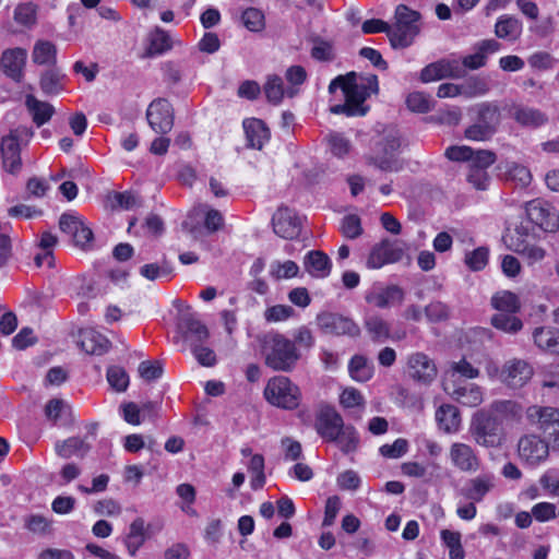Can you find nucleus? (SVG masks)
I'll use <instances>...</instances> for the list:
<instances>
[{
    "mask_svg": "<svg viewBox=\"0 0 559 559\" xmlns=\"http://www.w3.org/2000/svg\"><path fill=\"white\" fill-rule=\"evenodd\" d=\"M262 353L265 365L275 371L288 372L299 359L295 343L280 333L264 337Z\"/></svg>",
    "mask_w": 559,
    "mask_h": 559,
    "instance_id": "obj_1",
    "label": "nucleus"
},
{
    "mask_svg": "<svg viewBox=\"0 0 559 559\" xmlns=\"http://www.w3.org/2000/svg\"><path fill=\"white\" fill-rule=\"evenodd\" d=\"M421 15L406 4H399L394 12V23L389 31V40L394 49L411 46L420 32Z\"/></svg>",
    "mask_w": 559,
    "mask_h": 559,
    "instance_id": "obj_2",
    "label": "nucleus"
},
{
    "mask_svg": "<svg viewBox=\"0 0 559 559\" xmlns=\"http://www.w3.org/2000/svg\"><path fill=\"white\" fill-rule=\"evenodd\" d=\"M469 432L474 442L486 449L501 448L507 440L504 427L484 409L474 414Z\"/></svg>",
    "mask_w": 559,
    "mask_h": 559,
    "instance_id": "obj_3",
    "label": "nucleus"
},
{
    "mask_svg": "<svg viewBox=\"0 0 559 559\" xmlns=\"http://www.w3.org/2000/svg\"><path fill=\"white\" fill-rule=\"evenodd\" d=\"M474 122L464 131V136L471 141H487L497 131L501 122L500 108L495 103H480L475 108Z\"/></svg>",
    "mask_w": 559,
    "mask_h": 559,
    "instance_id": "obj_4",
    "label": "nucleus"
},
{
    "mask_svg": "<svg viewBox=\"0 0 559 559\" xmlns=\"http://www.w3.org/2000/svg\"><path fill=\"white\" fill-rule=\"evenodd\" d=\"M264 397L276 407L295 409L300 403L301 393L287 377L277 376L269 380L264 389Z\"/></svg>",
    "mask_w": 559,
    "mask_h": 559,
    "instance_id": "obj_5",
    "label": "nucleus"
},
{
    "mask_svg": "<svg viewBox=\"0 0 559 559\" xmlns=\"http://www.w3.org/2000/svg\"><path fill=\"white\" fill-rule=\"evenodd\" d=\"M378 145L382 155L368 157V164L382 171L397 173L402 170L403 162L394 156L401 146L399 131L393 128L386 129Z\"/></svg>",
    "mask_w": 559,
    "mask_h": 559,
    "instance_id": "obj_6",
    "label": "nucleus"
},
{
    "mask_svg": "<svg viewBox=\"0 0 559 559\" xmlns=\"http://www.w3.org/2000/svg\"><path fill=\"white\" fill-rule=\"evenodd\" d=\"M525 414L527 420L542 431L552 448L559 449V408L533 405Z\"/></svg>",
    "mask_w": 559,
    "mask_h": 559,
    "instance_id": "obj_7",
    "label": "nucleus"
},
{
    "mask_svg": "<svg viewBox=\"0 0 559 559\" xmlns=\"http://www.w3.org/2000/svg\"><path fill=\"white\" fill-rule=\"evenodd\" d=\"M319 329L329 335L358 337L360 335L359 325L350 318L334 312H321L317 316Z\"/></svg>",
    "mask_w": 559,
    "mask_h": 559,
    "instance_id": "obj_8",
    "label": "nucleus"
},
{
    "mask_svg": "<svg viewBox=\"0 0 559 559\" xmlns=\"http://www.w3.org/2000/svg\"><path fill=\"white\" fill-rule=\"evenodd\" d=\"M499 373V380L511 389L524 386L533 377L534 370L528 361L521 358H511L507 360L502 368H495Z\"/></svg>",
    "mask_w": 559,
    "mask_h": 559,
    "instance_id": "obj_9",
    "label": "nucleus"
},
{
    "mask_svg": "<svg viewBox=\"0 0 559 559\" xmlns=\"http://www.w3.org/2000/svg\"><path fill=\"white\" fill-rule=\"evenodd\" d=\"M526 216L531 223L546 233L559 230V213L549 203L533 200L526 204Z\"/></svg>",
    "mask_w": 559,
    "mask_h": 559,
    "instance_id": "obj_10",
    "label": "nucleus"
},
{
    "mask_svg": "<svg viewBox=\"0 0 559 559\" xmlns=\"http://www.w3.org/2000/svg\"><path fill=\"white\" fill-rule=\"evenodd\" d=\"M146 119L153 131L166 134L174 127V108L167 99L157 98L150 104Z\"/></svg>",
    "mask_w": 559,
    "mask_h": 559,
    "instance_id": "obj_11",
    "label": "nucleus"
},
{
    "mask_svg": "<svg viewBox=\"0 0 559 559\" xmlns=\"http://www.w3.org/2000/svg\"><path fill=\"white\" fill-rule=\"evenodd\" d=\"M0 155L5 171L16 175L22 169L20 131L11 130L0 141Z\"/></svg>",
    "mask_w": 559,
    "mask_h": 559,
    "instance_id": "obj_12",
    "label": "nucleus"
},
{
    "mask_svg": "<svg viewBox=\"0 0 559 559\" xmlns=\"http://www.w3.org/2000/svg\"><path fill=\"white\" fill-rule=\"evenodd\" d=\"M406 373L415 382L424 385L430 384L437 377V366L424 353L411 354L407 358Z\"/></svg>",
    "mask_w": 559,
    "mask_h": 559,
    "instance_id": "obj_13",
    "label": "nucleus"
},
{
    "mask_svg": "<svg viewBox=\"0 0 559 559\" xmlns=\"http://www.w3.org/2000/svg\"><path fill=\"white\" fill-rule=\"evenodd\" d=\"M403 255L404 249L399 240L384 239L372 248L367 259V266L380 269L384 264L399 262Z\"/></svg>",
    "mask_w": 559,
    "mask_h": 559,
    "instance_id": "obj_14",
    "label": "nucleus"
},
{
    "mask_svg": "<svg viewBox=\"0 0 559 559\" xmlns=\"http://www.w3.org/2000/svg\"><path fill=\"white\" fill-rule=\"evenodd\" d=\"M344 426L342 416L333 407H322L317 414L314 429L325 441H336Z\"/></svg>",
    "mask_w": 559,
    "mask_h": 559,
    "instance_id": "obj_15",
    "label": "nucleus"
},
{
    "mask_svg": "<svg viewBox=\"0 0 559 559\" xmlns=\"http://www.w3.org/2000/svg\"><path fill=\"white\" fill-rule=\"evenodd\" d=\"M466 71L457 60L441 59L426 66L420 72V80L429 83L443 79H462Z\"/></svg>",
    "mask_w": 559,
    "mask_h": 559,
    "instance_id": "obj_16",
    "label": "nucleus"
},
{
    "mask_svg": "<svg viewBox=\"0 0 559 559\" xmlns=\"http://www.w3.org/2000/svg\"><path fill=\"white\" fill-rule=\"evenodd\" d=\"M27 51L24 48H8L0 57V70L12 81L20 83L24 76Z\"/></svg>",
    "mask_w": 559,
    "mask_h": 559,
    "instance_id": "obj_17",
    "label": "nucleus"
},
{
    "mask_svg": "<svg viewBox=\"0 0 559 559\" xmlns=\"http://www.w3.org/2000/svg\"><path fill=\"white\" fill-rule=\"evenodd\" d=\"M510 117L522 128L538 129L548 123L549 117L538 108L513 103L508 107Z\"/></svg>",
    "mask_w": 559,
    "mask_h": 559,
    "instance_id": "obj_18",
    "label": "nucleus"
},
{
    "mask_svg": "<svg viewBox=\"0 0 559 559\" xmlns=\"http://www.w3.org/2000/svg\"><path fill=\"white\" fill-rule=\"evenodd\" d=\"M519 455L531 465L545 461L549 454V444L535 435L524 436L518 444Z\"/></svg>",
    "mask_w": 559,
    "mask_h": 559,
    "instance_id": "obj_19",
    "label": "nucleus"
},
{
    "mask_svg": "<svg viewBox=\"0 0 559 559\" xmlns=\"http://www.w3.org/2000/svg\"><path fill=\"white\" fill-rule=\"evenodd\" d=\"M378 78L377 75H369L366 78V83H358L357 75L353 72V79L348 80L345 86V98L352 102L357 108H367L364 106L365 100L371 93H378Z\"/></svg>",
    "mask_w": 559,
    "mask_h": 559,
    "instance_id": "obj_20",
    "label": "nucleus"
},
{
    "mask_svg": "<svg viewBox=\"0 0 559 559\" xmlns=\"http://www.w3.org/2000/svg\"><path fill=\"white\" fill-rule=\"evenodd\" d=\"M449 455L452 464L464 473H476L481 464L475 450L466 443H453Z\"/></svg>",
    "mask_w": 559,
    "mask_h": 559,
    "instance_id": "obj_21",
    "label": "nucleus"
},
{
    "mask_svg": "<svg viewBox=\"0 0 559 559\" xmlns=\"http://www.w3.org/2000/svg\"><path fill=\"white\" fill-rule=\"evenodd\" d=\"M273 230L285 239H293L300 233V221L288 207H280L272 218Z\"/></svg>",
    "mask_w": 559,
    "mask_h": 559,
    "instance_id": "obj_22",
    "label": "nucleus"
},
{
    "mask_svg": "<svg viewBox=\"0 0 559 559\" xmlns=\"http://www.w3.org/2000/svg\"><path fill=\"white\" fill-rule=\"evenodd\" d=\"M484 411L495 417L501 426L503 423H519L523 417L522 405L512 400L493 401Z\"/></svg>",
    "mask_w": 559,
    "mask_h": 559,
    "instance_id": "obj_23",
    "label": "nucleus"
},
{
    "mask_svg": "<svg viewBox=\"0 0 559 559\" xmlns=\"http://www.w3.org/2000/svg\"><path fill=\"white\" fill-rule=\"evenodd\" d=\"M443 390L456 402L468 407H476L480 405L484 400L481 389L473 383L454 385L444 382Z\"/></svg>",
    "mask_w": 559,
    "mask_h": 559,
    "instance_id": "obj_24",
    "label": "nucleus"
},
{
    "mask_svg": "<svg viewBox=\"0 0 559 559\" xmlns=\"http://www.w3.org/2000/svg\"><path fill=\"white\" fill-rule=\"evenodd\" d=\"M495 475L491 473H483L466 481L462 489V495L475 502H479L495 487Z\"/></svg>",
    "mask_w": 559,
    "mask_h": 559,
    "instance_id": "obj_25",
    "label": "nucleus"
},
{
    "mask_svg": "<svg viewBox=\"0 0 559 559\" xmlns=\"http://www.w3.org/2000/svg\"><path fill=\"white\" fill-rule=\"evenodd\" d=\"M499 48L500 44L495 39L481 40L475 45V53L465 56L460 64L465 71L477 70L486 64L488 55L498 51Z\"/></svg>",
    "mask_w": 559,
    "mask_h": 559,
    "instance_id": "obj_26",
    "label": "nucleus"
},
{
    "mask_svg": "<svg viewBox=\"0 0 559 559\" xmlns=\"http://www.w3.org/2000/svg\"><path fill=\"white\" fill-rule=\"evenodd\" d=\"M243 129L247 139V145L251 148L261 150L270 139V131L265 123L255 118L246 119Z\"/></svg>",
    "mask_w": 559,
    "mask_h": 559,
    "instance_id": "obj_27",
    "label": "nucleus"
},
{
    "mask_svg": "<svg viewBox=\"0 0 559 559\" xmlns=\"http://www.w3.org/2000/svg\"><path fill=\"white\" fill-rule=\"evenodd\" d=\"M403 297V290L399 286L391 285L379 290L373 289L367 293L365 299L368 304L384 309L394 302H402Z\"/></svg>",
    "mask_w": 559,
    "mask_h": 559,
    "instance_id": "obj_28",
    "label": "nucleus"
},
{
    "mask_svg": "<svg viewBox=\"0 0 559 559\" xmlns=\"http://www.w3.org/2000/svg\"><path fill=\"white\" fill-rule=\"evenodd\" d=\"M180 326L185 329L183 337L191 344L203 343L209 337L207 328L192 313H185L180 320Z\"/></svg>",
    "mask_w": 559,
    "mask_h": 559,
    "instance_id": "obj_29",
    "label": "nucleus"
},
{
    "mask_svg": "<svg viewBox=\"0 0 559 559\" xmlns=\"http://www.w3.org/2000/svg\"><path fill=\"white\" fill-rule=\"evenodd\" d=\"M305 270L313 277L323 278L331 272V260L322 251H309L304 259Z\"/></svg>",
    "mask_w": 559,
    "mask_h": 559,
    "instance_id": "obj_30",
    "label": "nucleus"
},
{
    "mask_svg": "<svg viewBox=\"0 0 559 559\" xmlns=\"http://www.w3.org/2000/svg\"><path fill=\"white\" fill-rule=\"evenodd\" d=\"M80 346L90 355H103L109 348V341L98 332L87 329L80 333Z\"/></svg>",
    "mask_w": 559,
    "mask_h": 559,
    "instance_id": "obj_31",
    "label": "nucleus"
},
{
    "mask_svg": "<svg viewBox=\"0 0 559 559\" xmlns=\"http://www.w3.org/2000/svg\"><path fill=\"white\" fill-rule=\"evenodd\" d=\"M25 106L37 127L47 123L55 114V108L51 104L39 100L31 94L25 97Z\"/></svg>",
    "mask_w": 559,
    "mask_h": 559,
    "instance_id": "obj_32",
    "label": "nucleus"
},
{
    "mask_svg": "<svg viewBox=\"0 0 559 559\" xmlns=\"http://www.w3.org/2000/svg\"><path fill=\"white\" fill-rule=\"evenodd\" d=\"M87 437H71L63 441H58L55 445L56 453L62 459L72 456L84 457L91 450V445L86 441Z\"/></svg>",
    "mask_w": 559,
    "mask_h": 559,
    "instance_id": "obj_33",
    "label": "nucleus"
},
{
    "mask_svg": "<svg viewBox=\"0 0 559 559\" xmlns=\"http://www.w3.org/2000/svg\"><path fill=\"white\" fill-rule=\"evenodd\" d=\"M534 343L542 350L559 355V331L549 328H536L533 332Z\"/></svg>",
    "mask_w": 559,
    "mask_h": 559,
    "instance_id": "obj_34",
    "label": "nucleus"
},
{
    "mask_svg": "<svg viewBox=\"0 0 559 559\" xmlns=\"http://www.w3.org/2000/svg\"><path fill=\"white\" fill-rule=\"evenodd\" d=\"M439 428L445 432H454L461 424L459 409L450 404L441 405L436 412Z\"/></svg>",
    "mask_w": 559,
    "mask_h": 559,
    "instance_id": "obj_35",
    "label": "nucleus"
},
{
    "mask_svg": "<svg viewBox=\"0 0 559 559\" xmlns=\"http://www.w3.org/2000/svg\"><path fill=\"white\" fill-rule=\"evenodd\" d=\"M32 59L40 66H53L57 61V48L51 41L38 40L34 45Z\"/></svg>",
    "mask_w": 559,
    "mask_h": 559,
    "instance_id": "obj_36",
    "label": "nucleus"
},
{
    "mask_svg": "<svg viewBox=\"0 0 559 559\" xmlns=\"http://www.w3.org/2000/svg\"><path fill=\"white\" fill-rule=\"evenodd\" d=\"M145 542L144 520L141 518L135 519L130 524L129 534L124 539L127 549L131 556H134L139 548Z\"/></svg>",
    "mask_w": 559,
    "mask_h": 559,
    "instance_id": "obj_37",
    "label": "nucleus"
},
{
    "mask_svg": "<svg viewBox=\"0 0 559 559\" xmlns=\"http://www.w3.org/2000/svg\"><path fill=\"white\" fill-rule=\"evenodd\" d=\"M493 328L509 334H515L523 328V322L515 313L497 312L490 320Z\"/></svg>",
    "mask_w": 559,
    "mask_h": 559,
    "instance_id": "obj_38",
    "label": "nucleus"
},
{
    "mask_svg": "<svg viewBox=\"0 0 559 559\" xmlns=\"http://www.w3.org/2000/svg\"><path fill=\"white\" fill-rule=\"evenodd\" d=\"M348 370L354 380L365 382L372 377L373 365L366 357L356 355L350 359Z\"/></svg>",
    "mask_w": 559,
    "mask_h": 559,
    "instance_id": "obj_39",
    "label": "nucleus"
},
{
    "mask_svg": "<svg viewBox=\"0 0 559 559\" xmlns=\"http://www.w3.org/2000/svg\"><path fill=\"white\" fill-rule=\"evenodd\" d=\"M491 306L498 312L516 313L520 310L518 296L508 290L495 294L491 298Z\"/></svg>",
    "mask_w": 559,
    "mask_h": 559,
    "instance_id": "obj_40",
    "label": "nucleus"
},
{
    "mask_svg": "<svg viewBox=\"0 0 559 559\" xmlns=\"http://www.w3.org/2000/svg\"><path fill=\"white\" fill-rule=\"evenodd\" d=\"M365 328L374 342L384 341L390 336L389 323L377 314L368 316L365 319Z\"/></svg>",
    "mask_w": 559,
    "mask_h": 559,
    "instance_id": "obj_41",
    "label": "nucleus"
},
{
    "mask_svg": "<svg viewBox=\"0 0 559 559\" xmlns=\"http://www.w3.org/2000/svg\"><path fill=\"white\" fill-rule=\"evenodd\" d=\"M511 248L526 259L530 264L542 261L546 255L544 248L528 243L526 240L514 241L512 242Z\"/></svg>",
    "mask_w": 559,
    "mask_h": 559,
    "instance_id": "obj_42",
    "label": "nucleus"
},
{
    "mask_svg": "<svg viewBox=\"0 0 559 559\" xmlns=\"http://www.w3.org/2000/svg\"><path fill=\"white\" fill-rule=\"evenodd\" d=\"M64 75L57 69H49L40 76V88L46 95H56L63 90L62 80Z\"/></svg>",
    "mask_w": 559,
    "mask_h": 559,
    "instance_id": "obj_43",
    "label": "nucleus"
},
{
    "mask_svg": "<svg viewBox=\"0 0 559 559\" xmlns=\"http://www.w3.org/2000/svg\"><path fill=\"white\" fill-rule=\"evenodd\" d=\"M140 275L148 281H156L162 277H170L174 269L169 261L164 259L160 263H147L140 267Z\"/></svg>",
    "mask_w": 559,
    "mask_h": 559,
    "instance_id": "obj_44",
    "label": "nucleus"
},
{
    "mask_svg": "<svg viewBox=\"0 0 559 559\" xmlns=\"http://www.w3.org/2000/svg\"><path fill=\"white\" fill-rule=\"evenodd\" d=\"M170 48L171 44L168 34L157 27L150 35V45L146 49V56L153 57L160 55Z\"/></svg>",
    "mask_w": 559,
    "mask_h": 559,
    "instance_id": "obj_45",
    "label": "nucleus"
},
{
    "mask_svg": "<svg viewBox=\"0 0 559 559\" xmlns=\"http://www.w3.org/2000/svg\"><path fill=\"white\" fill-rule=\"evenodd\" d=\"M440 536L444 545L449 548L450 559H464L465 551L461 543L460 532L442 530Z\"/></svg>",
    "mask_w": 559,
    "mask_h": 559,
    "instance_id": "obj_46",
    "label": "nucleus"
},
{
    "mask_svg": "<svg viewBox=\"0 0 559 559\" xmlns=\"http://www.w3.org/2000/svg\"><path fill=\"white\" fill-rule=\"evenodd\" d=\"M433 99L423 92L411 93L406 98V105L414 112H428L433 107Z\"/></svg>",
    "mask_w": 559,
    "mask_h": 559,
    "instance_id": "obj_47",
    "label": "nucleus"
},
{
    "mask_svg": "<svg viewBox=\"0 0 559 559\" xmlns=\"http://www.w3.org/2000/svg\"><path fill=\"white\" fill-rule=\"evenodd\" d=\"M111 207L132 210L142 205V199L132 191L114 192Z\"/></svg>",
    "mask_w": 559,
    "mask_h": 559,
    "instance_id": "obj_48",
    "label": "nucleus"
},
{
    "mask_svg": "<svg viewBox=\"0 0 559 559\" xmlns=\"http://www.w3.org/2000/svg\"><path fill=\"white\" fill-rule=\"evenodd\" d=\"M299 273V266L296 262L287 260L285 262L274 261L270 265V274L275 280L292 278Z\"/></svg>",
    "mask_w": 559,
    "mask_h": 559,
    "instance_id": "obj_49",
    "label": "nucleus"
},
{
    "mask_svg": "<svg viewBox=\"0 0 559 559\" xmlns=\"http://www.w3.org/2000/svg\"><path fill=\"white\" fill-rule=\"evenodd\" d=\"M264 93L269 102L278 105L286 94L283 80L278 75L269 76L264 84Z\"/></svg>",
    "mask_w": 559,
    "mask_h": 559,
    "instance_id": "obj_50",
    "label": "nucleus"
},
{
    "mask_svg": "<svg viewBox=\"0 0 559 559\" xmlns=\"http://www.w3.org/2000/svg\"><path fill=\"white\" fill-rule=\"evenodd\" d=\"M37 7L32 2L21 3L14 10V21L31 27L36 23Z\"/></svg>",
    "mask_w": 559,
    "mask_h": 559,
    "instance_id": "obj_51",
    "label": "nucleus"
},
{
    "mask_svg": "<svg viewBox=\"0 0 559 559\" xmlns=\"http://www.w3.org/2000/svg\"><path fill=\"white\" fill-rule=\"evenodd\" d=\"M285 79L292 84V86L286 90V95L292 98L298 93L295 86L301 85L306 81L307 72L301 66H292L286 70Z\"/></svg>",
    "mask_w": 559,
    "mask_h": 559,
    "instance_id": "obj_52",
    "label": "nucleus"
},
{
    "mask_svg": "<svg viewBox=\"0 0 559 559\" xmlns=\"http://www.w3.org/2000/svg\"><path fill=\"white\" fill-rule=\"evenodd\" d=\"M107 381L114 390L123 392L129 385V376L122 367L111 366L107 370Z\"/></svg>",
    "mask_w": 559,
    "mask_h": 559,
    "instance_id": "obj_53",
    "label": "nucleus"
},
{
    "mask_svg": "<svg viewBox=\"0 0 559 559\" xmlns=\"http://www.w3.org/2000/svg\"><path fill=\"white\" fill-rule=\"evenodd\" d=\"M335 442H337L342 452L347 454L357 449L359 439L353 426H344Z\"/></svg>",
    "mask_w": 559,
    "mask_h": 559,
    "instance_id": "obj_54",
    "label": "nucleus"
},
{
    "mask_svg": "<svg viewBox=\"0 0 559 559\" xmlns=\"http://www.w3.org/2000/svg\"><path fill=\"white\" fill-rule=\"evenodd\" d=\"M521 24L514 17H503L498 20L495 33L499 38L516 37L520 34Z\"/></svg>",
    "mask_w": 559,
    "mask_h": 559,
    "instance_id": "obj_55",
    "label": "nucleus"
},
{
    "mask_svg": "<svg viewBox=\"0 0 559 559\" xmlns=\"http://www.w3.org/2000/svg\"><path fill=\"white\" fill-rule=\"evenodd\" d=\"M488 253L489 251L486 247H478L465 254L464 262L469 270L474 272L480 271L488 263Z\"/></svg>",
    "mask_w": 559,
    "mask_h": 559,
    "instance_id": "obj_56",
    "label": "nucleus"
},
{
    "mask_svg": "<svg viewBox=\"0 0 559 559\" xmlns=\"http://www.w3.org/2000/svg\"><path fill=\"white\" fill-rule=\"evenodd\" d=\"M138 371L145 381H154L162 377L164 368L159 360H144L139 365Z\"/></svg>",
    "mask_w": 559,
    "mask_h": 559,
    "instance_id": "obj_57",
    "label": "nucleus"
},
{
    "mask_svg": "<svg viewBox=\"0 0 559 559\" xmlns=\"http://www.w3.org/2000/svg\"><path fill=\"white\" fill-rule=\"evenodd\" d=\"M328 143L332 154L336 157H344L349 153L352 147L350 142L342 134L336 132H331L328 135Z\"/></svg>",
    "mask_w": 559,
    "mask_h": 559,
    "instance_id": "obj_58",
    "label": "nucleus"
},
{
    "mask_svg": "<svg viewBox=\"0 0 559 559\" xmlns=\"http://www.w3.org/2000/svg\"><path fill=\"white\" fill-rule=\"evenodd\" d=\"M342 234L348 239H355L362 234L360 218L357 215H346L341 224Z\"/></svg>",
    "mask_w": 559,
    "mask_h": 559,
    "instance_id": "obj_59",
    "label": "nucleus"
},
{
    "mask_svg": "<svg viewBox=\"0 0 559 559\" xmlns=\"http://www.w3.org/2000/svg\"><path fill=\"white\" fill-rule=\"evenodd\" d=\"M311 57L319 61H331L334 59L333 46L319 37L313 39Z\"/></svg>",
    "mask_w": 559,
    "mask_h": 559,
    "instance_id": "obj_60",
    "label": "nucleus"
},
{
    "mask_svg": "<svg viewBox=\"0 0 559 559\" xmlns=\"http://www.w3.org/2000/svg\"><path fill=\"white\" fill-rule=\"evenodd\" d=\"M242 22L249 31L259 32L264 27V15L260 10L249 8L242 13Z\"/></svg>",
    "mask_w": 559,
    "mask_h": 559,
    "instance_id": "obj_61",
    "label": "nucleus"
},
{
    "mask_svg": "<svg viewBox=\"0 0 559 559\" xmlns=\"http://www.w3.org/2000/svg\"><path fill=\"white\" fill-rule=\"evenodd\" d=\"M463 95L467 97H475L478 95H484L489 91L488 84L484 79L480 78H469L462 85Z\"/></svg>",
    "mask_w": 559,
    "mask_h": 559,
    "instance_id": "obj_62",
    "label": "nucleus"
},
{
    "mask_svg": "<svg viewBox=\"0 0 559 559\" xmlns=\"http://www.w3.org/2000/svg\"><path fill=\"white\" fill-rule=\"evenodd\" d=\"M408 450V442L406 439L399 438L392 444H383L379 451L381 455L389 459H399L403 456Z\"/></svg>",
    "mask_w": 559,
    "mask_h": 559,
    "instance_id": "obj_63",
    "label": "nucleus"
},
{
    "mask_svg": "<svg viewBox=\"0 0 559 559\" xmlns=\"http://www.w3.org/2000/svg\"><path fill=\"white\" fill-rule=\"evenodd\" d=\"M496 162V154L488 150L474 151L468 167H475L487 170Z\"/></svg>",
    "mask_w": 559,
    "mask_h": 559,
    "instance_id": "obj_64",
    "label": "nucleus"
}]
</instances>
